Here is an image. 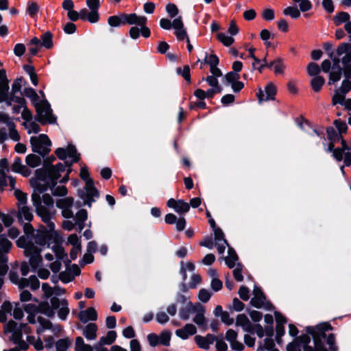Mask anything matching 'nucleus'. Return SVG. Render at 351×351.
Segmentation results:
<instances>
[{
  "mask_svg": "<svg viewBox=\"0 0 351 351\" xmlns=\"http://www.w3.org/2000/svg\"><path fill=\"white\" fill-rule=\"evenodd\" d=\"M217 38L221 43L227 47L231 45L234 40L232 36H229L224 33L218 34Z\"/></svg>",
  "mask_w": 351,
  "mask_h": 351,
  "instance_id": "nucleus-57",
  "label": "nucleus"
},
{
  "mask_svg": "<svg viewBox=\"0 0 351 351\" xmlns=\"http://www.w3.org/2000/svg\"><path fill=\"white\" fill-rule=\"evenodd\" d=\"M266 334L269 336L265 339L264 346L259 345L257 351H278L274 348L275 344L273 339L271 338L273 335V328L271 326L266 328Z\"/></svg>",
  "mask_w": 351,
  "mask_h": 351,
  "instance_id": "nucleus-25",
  "label": "nucleus"
},
{
  "mask_svg": "<svg viewBox=\"0 0 351 351\" xmlns=\"http://www.w3.org/2000/svg\"><path fill=\"white\" fill-rule=\"evenodd\" d=\"M4 330L5 332L11 334L10 339L17 345L20 350H25L28 348V343L22 339L23 332L28 334L30 332L27 324L18 325L14 321L10 320L5 325Z\"/></svg>",
  "mask_w": 351,
  "mask_h": 351,
  "instance_id": "nucleus-4",
  "label": "nucleus"
},
{
  "mask_svg": "<svg viewBox=\"0 0 351 351\" xmlns=\"http://www.w3.org/2000/svg\"><path fill=\"white\" fill-rule=\"evenodd\" d=\"M34 106L37 112V119L38 121L50 123L56 121V118L52 114L49 104L46 100H43L35 103Z\"/></svg>",
  "mask_w": 351,
  "mask_h": 351,
  "instance_id": "nucleus-10",
  "label": "nucleus"
},
{
  "mask_svg": "<svg viewBox=\"0 0 351 351\" xmlns=\"http://www.w3.org/2000/svg\"><path fill=\"white\" fill-rule=\"evenodd\" d=\"M33 204L36 208L37 215L40 217L42 221L46 223L50 230L55 229V224L51 221L53 213L51 209L53 207V199L49 194H44L42 199L40 195L33 193L32 195Z\"/></svg>",
  "mask_w": 351,
  "mask_h": 351,
  "instance_id": "nucleus-3",
  "label": "nucleus"
},
{
  "mask_svg": "<svg viewBox=\"0 0 351 351\" xmlns=\"http://www.w3.org/2000/svg\"><path fill=\"white\" fill-rule=\"evenodd\" d=\"M228 255L225 258L226 264L229 268H233L238 260V256L232 248H228Z\"/></svg>",
  "mask_w": 351,
  "mask_h": 351,
  "instance_id": "nucleus-42",
  "label": "nucleus"
},
{
  "mask_svg": "<svg viewBox=\"0 0 351 351\" xmlns=\"http://www.w3.org/2000/svg\"><path fill=\"white\" fill-rule=\"evenodd\" d=\"M144 18H138V15L132 14H121L111 16L108 19V23L111 27H119L124 25H134L135 23H143Z\"/></svg>",
  "mask_w": 351,
  "mask_h": 351,
  "instance_id": "nucleus-7",
  "label": "nucleus"
},
{
  "mask_svg": "<svg viewBox=\"0 0 351 351\" xmlns=\"http://www.w3.org/2000/svg\"><path fill=\"white\" fill-rule=\"evenodd\" d=\"M211 297L210 291L205 289L199 290L198 293V298L202 302H207Z\"/></svg>",
  "mask_w": 351,
  "mask_h": 351,
  "instance_id": "nucleus-64",
  "label": "nucleus"
},
{
  "mask_svg": "<svg viewBox=\"0 0 351 351\" xmlns=\"http://www.w3.org/2000/svg\"><path fill=\"white\" fill-rule=\"evenodd\" d=\"M75 351H93V348L88 344H86L84 339L81 337H78L75 339Z\"/></svg>",
  "mask_w": 351,
  "mask_h": 351,
  "instance_id": "nucleus-46",
  "label": "nucleus"
},
{
  "mask_svg": "<svg viewBox=\"0 0 351 351\" xmlns=\"http://www.w3.org/2000/svg\"><path fill=\"white\" fill-rule=\"evenodd\" d=\"M50 302L55 310H58V317L61 320H65L69 313L67 300L53 297L50 300Z\"/></svg>",
  "mask_w": 351,
  "mask_h": 351,
  "instance_id": "nucleus-13",
  "label": "nucleus"
},
{
  "mask_svg": "<svg viewBox=\"0 0 351 351\" xmlns=\"http://www.w3.org/2000/svg\"><path fill=\"white\" fill-rule=\"evenodd\" d=\"M25 162L29 167L35 168L40 165L41 158L35 154H29L26 156Z\"/></svg>",
  "mask_w": 351,
  "mask_h": 351,
  "instance_id": "nucleus-50",
  "label": "nucleus"
},
{
  "mask_svg": "<svg viewBox=\"0 0 351 351\" xmlns=\"http://www.w3.org/2000/svg\"><path fill=\"white\" fill-rule=\"evenodd\" d=\"M80 177L85 181L86 185L85 193L82 191L80 195L84 199V204L90 206L91 203L99 197V191L95 187L93 180L90 178L88 169L86 167L81 168Z\"/></svg>",
  "mask_w": 351,
  "mask_h": 351,
  "instance_id": "nucleus-5",
  "label": "nucleus"
},
{
  "mask_svg": "<svg viewBox=\"0 0 351 351\" xmlns=\"http://www.w3.org/2000/svg\"><path fill=\"white\" fill-rule=\"evenodd\" d=\"M12 170L14 172L19 173L25 177H27L31 174V170L25 165H23L22 160L19 158H16L12 165Z\"/></svg>",
  "mask_w": 351,
  "mask_h": 351,
  "instance_id": "nucleus-31",
  "label": "nucleus"
},
{
  "mask_svg": "<svg viewBox=\"0 0 351 351\" xmlns=\"http://www.w3.org/2000/svg\"><path fill=\"white\" fill-rule=\"evenodd\" d=\"M283 13L293 19H298L300 16V12L296 7H287L284 10Z\"/></svg>",
  "mask_w": 351,
  "mask_h": 351,
  "instance_id": "nucleus-58",
  "label": "nucleus"
},
{
  "mask_svg": "<svg viewBox=\"0 0 351 351\" xmlns=\"http://www.w3.org/2000/svg\"><path fill=\"white\" fill-rule=\"evenodd\" d=\"M236 325L241 326L245 332H253V324L244 314L238 315L236 319Z\"/></svg>",
  "mask_w": 351,
  "mask_h": 351,
  "instance_id": "nucleus-30",
  "label": "nucleus"
},
{
  "mask_svg": "<svg viewBox=\"0 0 351 351\" xmlns=\"http://www.w3.org/2000/svg\"><path fill=\"white\" fill-rule=\"evenodd\" d=\"M306 331L313 335L315 341V347L312 348L308 346V343L311 341V339L308 335H302L300 337L299 339L304 344L303 347L304 351H328L327 349L324 347L320 340L315 337V328L306 327Z\"/></svg>",
  "mask_w": 351,
  "mask_h": 351,
  "instance_id": "nucleus-11",
  "label": "nucleus"
},
{
  "mask_svg": "<svg viewBox=\"0 0 351 351\" xmlns=\"http://www.w3.org/2000/svg\"><path fill=\"white\" fill-rule=\"evenodd\" d=\"M6 104L8 106H13L12 112L16 114L21 112L26 106L25 99L21 96L16 95H12Z\"/></svg>",
  "mask_w": 351,
  "mask_h": 351,
  "instance_id": "nucleus-24",
  "label": "nucleus"
},
{
  "mask_svg": "<svg viewBox=\"0 0 351 351\" xmlns=\"http://www.w3.org/2000/svg\"><path fill=\"white\" fill-rule=\"evenodd\" d=\"M14 125V121L11 117L5 113L0 112V138L2 140L7 138L6 130H8Z\"/></svg>",
  "mask_w": 351,
  "mask_h": 351,
  "instance_id": "nucleus-16",
  "label": "nucleus"
},
{
  "mask_svg": "<svg viewBox=\"0 0 351 351\" xmlns=\"http://www.w3.org/2000/svg\"><path fill=\"white\" fill-rule=\"evenodd\" d=\"M8 171V162L7 159L0 160V193L3 190V187L6 186V172Z\"/></svg>",
  "mask_w": 351,
  "mask_h": 351,
  "instance_id": "nucleus-33",
  "label": "nucleus"
},
{
  "mask_svg": "<svg viewBox=\"0 0 351 351\" xmlns=\"http://www.w3.org/2000/svg\"><path fill=\"white\" fill-rule=\"evenodd\" d=\"M86 5L89 8L90 19L89 22L91 23H97L99 19L98 9L100 5L99 0H86Z\"/></svg>",
  "mask_w": 351,
  "mask_h": 351,
  "instance_id": "nucleus-23",
  "label": "nucleus"
},
{
  "mask_svg": "<svg viewBox=\"0 0 351 351\" xmlns=\"http://www.w3.org/2000/svg\"><path fill=\"white\" fill-rule=\"evenodd\" d=\"M14 319H21L23 317V309L19 303H16L14 306H12V314Z\"/></svg>",
  "mask_w": 351,
  "mask_h": 351,
  "instance_id": "nucleus-55",
  "label": "nucleus"
},
{
  "mask_svg": "<svg viewBox=\"0 0 351 351\" xmlns=\"http://www.w3.org/2000/svg\"><path fill=\"white\" fill-rule=\"evenodd\" d=\"M216 340V337L212 334H207L206 336L196 335L194 341L198 348L203 350H208Z\"/></svg>",
  "mask_w": 351,
  "mask_h": 351,
  "instance_id": "nucleus-18",
  "label": "nucleus"
},
{
  "mask_svg": "<svg viewBox=\"0 0 351 351\" xmlns=\"http://www.w3.org/2000/svg\"><path fill=\"white\" fill-rule=\"evenodd\" d=\"M167 205L168 207L174 209L179 214L186 213L190 208V206L187 202L182 199L176 200L173 198L169 199L167 202Z\"/></svg>",
  "mask_w": 351,
  "mask_h": 351,
  "instance_id": "nucleus-17",
  "label": "nucleus"
},
{
  "mask_svg": "<svg viewBox=\"0 0 351 351\" xmlns=\"http://www.w3.org/2000/svg\"><path fill=\"white\" fill-rule=\"evenodd\" d=\"M73 204V199L72 197H65L60 199L56 202L58 208L62 210V215L64 218H71L73 217V213L71 208Z\"/></svg>",
  "mask_w": 351,
  "mask_h": 351,
  "instance_id": "nucleus-14",
  "label": "nucleus"
},
{
  "mask_svg": "<svg viewBox=\"0 0 351 351\" xmlns=\"http://www.w3.org/2000/svg\"><path fill=\"white\" fill-rule=\"evenodd\" d=\"M197 311H196L195 312V313H196V315L193 318V322L197 325H198L199 326H205V317L204 315V308L202 305H200L198 303H197Z\"/></svg>",
  "mask_w": 351,
  "mask_h": 351,
  "instance_id": "nucleus-39",
  "label": "nucleus"
},
{
  "mask_svg": "<svg viewBox=\"0 0 351 351\" xmlns=\"http://www.w3.org/2000/svg\"><path fill=\"white\" fill-rule=\"evenodd\" d=\"M24 93L27 97L29 98L32 100L34 104L38 102V96L32 88H26L24 90Z\"/></svg>",
  "mask_w": 351,
  "mask_h": 351,
  "instance_id": "nucleus-59",
  "label": "nucleus"
},
{
  "mask_svg": "<svg viewBox=\"0 0 351 351\" xmlns=\"http://www.w3.org/2000/svg\"><path fill=\"white\" fill-rule=\"evenodd\" d=\"M253 295L254 296L250 302L252 306L258 308H263L266 310H270L271 308V304L266 301L265 296L259 287L256 286L254 287Z\"/></svg>",
  "mask_w": 351,
  "mask_h": 351,
  "instance_id": "nucleus-12",
  "label": "nucleus"
},
{
  "mask_svg": "<svg viewBox=\"0 0 351 351\" xmlns=\"http://www.w3.org/2000/svg\"><path fill=\"white\" fill-rule=\"evenodd\" d=\"M30 143L34 152L38 153L42 156L47 155L51 149V143L45 134H40L38 136H32Z\"/></svg>",
  "mask_w": 351,
  "mask_h": 351,
  "instance_id": "nucleus-8",
  "label": "nucleus"
},
{
  "mask_svg": "<svg viewBox=\"0 0 351 351\" xmlns=\"http://www.w3.org/2000/svg\"><path fill=\"white\" fill-rule=\"evenodd\" d=\"M17 217L21 223H23L24 221L30 222L33 219L34 215L29 207L25 204H21L19 205Z\"/></svg>",
  "mask_w": 351,
  "mask_h": 351,
  "instance_id": "nucleus-26",
  "label": "nucleus"
},
{
  "mask_svg": "<svg viewBox=\"0 0 351 351\" xmlns=\"http://www.w3.org/2000/svg\"><path fill=\"white\" fill-rule=\"evenodd\" d=\"M72 343L71 340L69 338H64L58 340L56 343V351H66L67 349L71 346Z\"/></svg>",
  "mask_w": 351,
  "mask_h": 351,
  "instance_id": "nucleus-43",
  "label": "nucleus"
},
{
  "mask_svg": "<svg viewBox=\"0 0 351 351\" xmlns=\"http://www.w3.org/2000/svg\"><path fill=\"white\" fill-rule=\"evenodd\" d=\"M172 26L175 30V34L178 40H183L189 38L186 31L184 27L182 16H178L172 21Z\"/></svg>",
  "mask_w": 351,
  "mask_h": 351,
  "instance_id": "nucleus-19",
  "label": "nucleus"
},
{
  "mask_svg": "<svg viewBox=\"0 0 351 351\" xmlns=\"http://www.w3.org/2000/svg\"><path fill=\"white\" fill-rule=\"evenodd\" d=\"M196 332V327L191 324H187L183 328L178 329L175 332L176 335L182 339H187Z\"/></svg>",
  "mask_w": 351,
  "mask_h": 351,
  "instance_id": "nucleus-28",
  "label": "nucleus"
},
{
  "mask_svg": "<svg viewBox=\"0 0 351 351\" xmlns=\"http://www.w3.org/2000/svg\"><path fill=\"white\" fill-rule=\"evenodd\" d=\"M88 217L87 211L85 209L80 210L75 217V223L78 226L79 232H82L85 227V221Z\"/></svg>",
  "mask_w": 351,
  "mask_h": 351,
  "instance_id": "nucleus-35",
  "label": "nucleus"
},
{
  "mask_svg": "<svg viewBox=\"0 0 351 351\" xmlns=\"http://www.w3.org/2000/svg\"><path fill=\"white\" fill-rule=\"evenodd\" d=\"M276 94V88L272 83H269L265 88V93L260 88L256 95L259 103L274 99Z\"/></svg>",
  "mask_w": 351,
  "mask_h": 351,
  "instance_id": "nucleus-15",
  "label": "nucleus"
},
{
  "mask_svg": "<svg viewBox=\"0 0 351 351\" xmlns=\"http://www.w3.org/2000/svg\"><path fill=\"white\" fill-rule=\"evenodd\" d=\"M327 134L328 137L331 142H335L340 139L341 141L343 139L342 136L338 133H337L336 131L332 128L327 129Z\"/></svg>",
  "mask_w": 351,
  "mask_h": 351,
  "instance_id": "nucleus-62",
  "label": "nucleus"
},
{
  "mask_svg": "<svg viewBox=\"0 0 351 351\" xmlns=\"http://www.w3.org/2000/svg\"><path fill=\"white\" fill-rule=\"evenodd\" d=\"M56 243L52 246V250L55 253L56 259L62 261L64 263H67L69 261L67 260H65L67 257L66 253L64 252V248L62 246L58 243L57 241V239L55 238Z\"/></svg>",
  "mask_w": 351,
  "mask_h": 351,
  "instance_id": "nucleus-36",
  "label": "nucleus"
},
{
  "mask_svg": "<svg viewBox=\"0 0 351 351\" xmlns=\"http://www.w3.org/2000/svg\"><path fill=\"white\" fill-rule=\"evenodd\" d=\"M56 154L60 160H68L64 164L59 162L55 166L51 165L56 159L54 156L44 160L43 167L36 171L37 180L32 182L39 193L44 192L47 188L53 187L60 176V173L64 171L66 167L70 168L73 163L80 160V155L73 145H69L66 148L59 147L56 150Z\"/></svg>",
  "mask_w": 351,
  "mask_h": 351,
  "instance_id": "nucleus-1",
  "label": "nucleus"
},
{
  "mask_svg": "<svg viewBox=\"0 0 351 351\" xmlns=\"http://www.w3.org/2000/svg\"><path fill=\"white\" fill-rule=\"evenodd\" d=\"M79 318L81 322L86 323L90 320L95 321L97 318V314L93 307H89L86 310L79 313Z\"/></svg>",
  "mask_w": 351,
  "mask_h": 351,
  "instance_id": "nucleus-32",
  "label": "nucleus"
},
{
  "mask_svg": "<svg viewBox=\"0 0 351 351\" xmlns=\"http://www.w3.org/2000/svg\"><path fill=\"white\" fill-rule=\"evenodd\" d=\"M43 313L49 317H53L55 315V308L47 302H43L38 304V313Z\"/></svg>",
  "mask_w": 351,
  "mask_h": 351,
  "instance_id": "nucleus-38",
  "label": "nucleus"
},
{
  "mask_svg": "<svg viewBox=\"0 0 351 351\" xmlns=\"http://www.w3.org/2000/svg\"><path fill=\"white\" fill-rule=\"evenodd\" d=\"M195 269V265L193 263L188 262L184 265H182L180 269V273L182 275L183 280H186V271H193Z\"/></svg>",
  "mask_w": 351,
  "mask_h": 351,
  "instance_id": "nucleus-61",
  "label": "nucleus"
},
{
  "mask_svg": "<svg viewBox=\"0 0 351 351\" xmlns=\"http://www.w3.org/2000/svg\"><path fill=\"white\" fill-rule=\"evenodd\" d=\"M25 311L29 314L27 320L30 324L38 323L40 327L36 329L38 335L42 333L45 328H49L51 326V322L38 315V306L28 304L24 306Z\"/></svg>",
  "mask_w": 351,
  "mask_h": 351,
  "instance_id": "nucleus-6",
  "label": "nucleus"
},
{
  "mask_svg": "<svg viewBox=\"0 0 351 351\" xmlns=\"http://www.w3.org/2000/svg\"><path fill=\"white\" fill-rule=\"evenodd\" d=\"M341 148H337L333 150L332 155L337 161H341L343 159L346 150L348 149V145L343 139L341 140Z\"/></svg>",
  "mask_w": 351,
  "mask_h": 351,
  "instance_id": "nucleus-44",
  "label": "nucleus"
},
{
  "mask_svg": "<svg viewBox=\"0 0 351 351\" xmlns=\"http://www.w3.org/2000/svg\"><path fill=\"white\" fill-rule=\"evenodd\" d=\"M332 61V71L329 75V84L338 82L341 77L342 69L339 66V59L335 58Z\"/></svg>",
  "mask_w": 351,
  "mask_h": 351,
  "instance_id": "nucleus-27",
  "label": "nucleus"
},
{
  "mask_svg": "<svg viewBox=\"0 0 351 351\" xmlns=\"http://www.w3.org/2000/svg\"><path fill=\"white\" fill-rule=\"evenodd\" d=\"M25 127L29 134H31V133L37 134L39 132V125L34 122H32V121L26 122L25 123Z\"/></svg>",
  "mask_w": 351,
  "mask_h": 351,
  "instance_id": "nucleus-63",
  "label": "nucleus"
},
{
  "mask_svg": "<svg viewBox=\"0 0 351 351\" xmlns=\"http://www.w3.org/2000/svg\"><path fill=\"white\" fill-rule=\"evenodd\" d=\"M337 54L339 56H341L342 55H344L342 58L341 61L343 65L350 64L351 62V45L349 43H342L341 44L337 49Z\"/></svg>",
  "mask_w": 351,
  "mask_h": 351,
  "instance_id": "nucleus-22",
  "label": "nucleus"
},
{
  "mask_svg": "<svg viewBox=\"0 0 351 351\" xmlns=\"http://www.w3.org/2000/svg\"><path fill=\"white\" fill-rule=\"evenodd\" d=\"M346 94L336 89L335 90V94L332 97V104L333 106H335L337 104H341L343 106L346 99Z\"/></svg>",
  "mask_w": 351,
  "mask_h": 351,
  "instance_id": "nucleus-51",
  "label": "nucleus"
},
{
  "mask_svg": "<svg viewBox=\"0 0 351 351\" xmlns=\"http://www.w3.org/2000/svg\"><path fill=\"white\" fill-rule=\"evenodd\" d=\"M12 304L10 302H4L0 309V322L4 323L7 320L6 314H12Z\"/></svg>",
  "mask_w": 351,
  "mask_h": 351,
  "instance_id": "nucleus-40",
  "label": "nucleus"
},
{
  "mask_svg": "<svg viewBox=\"0 0 351 351\" xmlns=\"http://www.w3.org/2000/svg\"><path fill=\"white\" fill-rule=\"evenodd\" d=\"M215 246L219 254L224 253L226 247L228 246L227 241L224 238V234L220 228H215L214 230Z\"/></svg>",
  "mask_w": 351,
  "mask_h": 351,
  "instance_id": "nucleus-20",
  "label": "nucleus"
},
{
  "mask_svg": "<svg viewBox=\"0 0 351 351\" xmlns=\"http://www.w3.org/2000/svg\"><path fill=\"white\" fill-rule=\"evenodd\" d=\"M197 311V304H193L191 302H187L184 307L180 310V317L184 320H187L190 315Z\"/></svg>",
  "mask_w": 351,
  "mask_h": 351,
  "instance_id": "nucleus-34",
  "label": "nucleus"
},
{
  "mask_svg": "<svg viewBox=\"0 0 351 351\" xmlns=\"http://www.w3.org/2000/svg\"><path fill=\"white\" fill-rule=\"evenodd\" d=\"M52 34L49 32L43 34L40 37V46L50 49L53 46Z\"/></svg>",
  "mask_w": 351,
  "mask_h": 351,
  "instance_id": "nucleus-49",
  "label": "nucleus"
},
{
  "mask_svg": "<svg viewBox=\"0 0 351 351\" xmlns=\"http://www.w3.org/2000/svg\"><path fill=\"white\" fill-rule=\"evenodd\" d=\"M38 230L31 237H20L16 241L19 247L24 249V254L29 258V263L33 269H37L42 263L43 258L40 255L41 247L49 246V241L55 232L53 230Z\"/></svg>",
  "mask_w": 351,
  "mask_h": 351,
  "instance_id": "nucleus-2",
  "label": "nucleus"
},
{
  "mask_svg": "<svg viewBox=\"0 0 351 351\" xmlns=\"http://www.w3.org/2000/svg\"><path fill=\"white\" fill-rule=\"evenodd\" d=\"M40 287V282L36 276H31L29 278H21L20 289L30 287L32 290H36Z\"/></svg>",
  "mask_w": 351,
  "mask_h": 351,
  "instance_id": "nucleus-29",
  "label": "nucleus"
},
{
  "mask_svg": "<svg viewBox=\"0 0 351 351\" xmlns=\"http://www.w3.org/2000/svg\"><path fill=\"white\" fill-rule=\"evenodd\" d=\"M9 86L8 81L0 82V102L5 101L10 99L11 97H8Z\"/></svg>",
  "mask_w": 351,
  "mask_h": 351,
  "instance_id": "nucleus-47",
  "label": "nucleus"
},
{
  "mask_svg": "<svg viewBox=\"0 0 351 351\" xmlns=\"http://www.w3.org/2000/svg\"><path fill=\"white\" fill-rule=\"evenodd\" d=\"M325 83V80L322 76H315L311 80V86L315 92H319Z\"/></svg>",
  "mask_w": 351,
  "mask_h": 351,
  "instance_id": "nucleus-48",
  "label": "nucleus"
},
{
  "mask_svg": "<svg viewBox=\"0 0 351 351\" xmlns=\"http://www.w3.org/2000/svg\"><path fill=\"white\" fill-rule=\"evenodd\" d=\"M350 16L349 13L346 12H339L336 14L334 16L333 21L335 25L338 26L341 25L342 23L345 24L350 21Z\"/></svg>",
  "mask_w": 351,
  "mask_h": 351,
  "instance_id": "nucleus-41",
  "label": "nucleus"
},
{
  "mask_svg": "<svg viewBox=\"0 0 351 351\" xmlns=\"http://www.w3.org/2000/svg\"><path fill=\"white\" fill-rule=\"evenodd\" d=\"M237 332L232 329H229L226 333V339L230 343L232 350L237 351L243 350L244 345L237 340Z\"/></svg>",
  "mask_w": 351,
  "mask_h": 351,
  "instance_id": "nucleus-21",
  "label": "nucleus"
},
{
  "mask_svg": "<svg viewBox=\"0 0 351 351\" xmlns=\"http://www.w3.org/2000/svg\"><path fill=\"white\" fill-rule=\"evenodd\" d=\"M138 18H144L145 21L141 24L138 23H135L134 25H137L141 27L140 32L141 33V35L145 38H148L150 36L151 32L150 29L145 26V24L147 23V17L144 16H138Z\"/></svg>",
  "mask_w": 351,
  "mask_h": 351,
  "instance_id": "nucleus-54",
  "label": "nucleus"
},
{
  "mask_svg": "<svg viewBox=\"0 0 351 351\" xmlns=\"http://www.w3.org/2000/svg\"><path fill=\"white\" fill-rule=\"evenodd\" d=\"M12 243L3 235H0V276H5L8 271V254Z\"/></svg>",
  "mask_w": 351,
  "mask_h": 351,
  "instance_id": "nucleus-9",
  "label": "nucleus"
},
{
  "mask_svg": "<svg viewBox=\"0 0 351 351\" xmlns=\"http://www.w3.org/2000/svg\"><path fill=\"white\" fill-rule=\"evenodd\" d=\"M268 68L273 69L276 74H279L283 72L285 66L282 64V60L278 58L270 62L269 63Z\"/></svg>",
  "mask_w": 351,
  "mask_h": 351,
  "instance_id": "nucleus-52",
  "label": "nucleus"
},
{
  "mask_svg": "<svg viewBox=\"0 0 351 351\" xmlns=\"http://www.w3.org/2000/svg\"><path fill=\"white\" fill-rule=\"evenodd\" d=\"M321 69L319 65L315 62H311L307 66L308 74L311 76H319L318 74L320 73Z\"/></svg>",
  "mask_w": 351,
  "mask_h": 351,
  "instance_id": "nucleus-56",
  "label": "nucleus"
},
{
  "mask_svg": "<svg viewBox=\"0 0 351 351\" xmlns=\"http://www.w3.org/2000/svg\"><path fill=\"white\" fill-rule=\"evenodd\" d=\"M117 333L114 330L108 332L106 336L102 337L99 339V344L101 346L112 344L116 339Z\"/></svg>",
  "mask_w": 351,
  "mask_h": 351,
  "instance_id": "nucleus-45",
  "label": "nucleus"
},
{
  "mask_svg": "<svg viewBox=\"0 0 351 351\" xmlns=\"http://www.w3.org/2000/svg\"><path fill=\"white\" fill-rule=\"evenodd\" d=\"M97 325L95 324L90 323L85 326L83 330V335L88 340H94L97 337Z\"/></svg>",
  "mask_w": 351,
  "mask_h": 351,
  "instance_id": "nucleus-37",
  "label": "nucleus"
},
{
  "mask_svg": "<svg viewBox=\"0 0 351 351\" xmlns=\"http://www.w3.org/2000/svg\"><path fill=\"white\" fill-rule=\"evenodd\" d=\"M27 341L28 343L32 344L36 350H41L44 348L43 341L39 337L36 339L34 336H27Z\"/></svg>",
  "mask_w": 351,
  "mask_h": 351,
  "instance_id": "nucleus-53",
  "label": "nucleus"
},
{
  "mask_svg": "<svg viewBox=\"0 0 351 351\" xmlns=\"http://www.w3.org/2000/svg\"><path fill=\"white\" fill-rule=\"evenodd\" d=\"M159 337V344L163 345L165 346H168L170 343L171 335L170 332L167 331L162 332L158 336Z\"/></svg>",
  "mask_w": 351,
  "mask_h": 351,
  "instance_id": "nucleus-60",
  "label": "nucleus"
}]
</instances>
